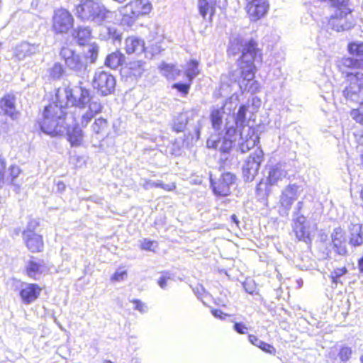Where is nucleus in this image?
Masks as SVG:
<instances>
[{
    "label": "nucleus",
    "mask_w": 363,
    "mask_h": 363,
    "mask_svg": "<svg viewBox=\"0 0 363 363\" xmlns=\"http://www.w3.org/2000/svg\"><path fill=\"white\" fill-rule=\"evenodd\" d=\"M94 100L90 96L89 89L82 86L72 88L59 89L55 94V100L45 107L43 119L39 124L41 130L46 134H60L65 130L64 116L68 106L84 108Z\"/></svg>",
    "instance_id": "1"
},
{
    "label": "nucleus",
    "mask_w": 363,
    "mask_h": 363,
    "mask_svg": "<svg viewBox=\"0 0 363 363\" xmlns=\"http://www.w3.org/2000/svg\"><path fill=\"white\" fill-rule=\"evenodd\" d=\"M42 288L36 284L23 283L21 285L19 295L23 303L29 305L40 295Z\"/></svg>",
    "instance_id": "14"
},
{
    "label": "nucleus",
    "mask_w": 363,
    "mask_h": 363,
    "mask_svg": "<svg viewBox=\"0 0 363 363\" xmlns=\"http://www.w3.org/2000/svg\"><path fill=\"white\" fill-rule=\"evenodd\" d=\"M23 239L28 249L32 252H41L44 247L41 235L29 231L23 232Z\"/></svg>",
    "instance_id": "22"
},
{
    "label": "nucleus",
    "mask_w": 363,
    "mask_h": 363,
    "mask_svg": "<svg viewBox=\"0 0 363 363\" xmlns=\"http://www.w3.org/2000/svg\"><path fill=\"white\" fill-rule=\"evenodd\" d=\"M333 250L339 255L345 256L347 253V239L345 230L335 228L330 235Z\"/></svg>",
    "instance_id": "13"
},
{
    "label": "nucleus",
    "mask_w": 363,
    "mask_h": 363,
    "mask_svg": "<svg viewBox=\"0 0 363 363\" xmlns=\"http://www.w3.org/2000/svg\"><path fill=\"white\" fill-rule=\"evenodd\" d=\"M65 118L64 117V125L65 127V130L60 133V135L63 134L65 131L67 133L68 140L71 143L72 146H79L82 144L83 140V133L82 129L77 126H74L72 129H67L65 125ZM51 135H58L59 134H50Z\"/></svg>",
    "instance_id": "26"
},
{
    "label": "nucleus",
    "mask_w": 363,
    "mask_h": 363,
    "mask_svg": "<svg viewBox=\"0 0 363 363\" xmlns=\"http://www.w3.org/2000/svg\"><path fill=\"white\" fill-rule=\"evenodd\" d=\"M216 0H199L198 1V9L199 13L206 18V16L209 14L211 17L215 13V6Z\"/></svg>",
    "instance_id": "31"
},
{
    "label": "nucleus",
    "mask_w": 363,
    "mask_h": 363,
    "mask_svg": "<svg viewBox=\"0 0 363 363\" xmlns=\"http://www.w3.org/2000/svg\"><path fill=\"white\" fill-rule=\"evenodd\" d=\"M127 277V272L125 270L118 269L111 277V280L112 281H123Z\"/></svg>",
    "instance_id": "50"
},
{
    "label": "nucleus",
    "mask_w": 363,
    "mask_h": 363,
    "mask_svg": "<svg viewBox=\"0 0 363 363\" xmlns=\"http://www.w3.org/2000/svg\"><path fill=\"white\" fill-rule=\"evenodd\" d=\"M0 114L16 119L18 115L16 106V97L13 94H8L0 100Z\"/></svg>",
    "instance_id": "20"
},
{
    "label": "nucleus",
    "mask_w": 363,
    "mask_h": 363,
    "mask_svg": "<svg viewBox=\"0 0 363 363\" xmlns=\"http://www.w3.org/2000/svg\"><path fill=\"white\" fill-rule=\"evenodd\" d=\"M346 74L349 84L343 90V96L347 101L363 104V73L349 72Z\"/></svg>",
    "instance_id": "6"
},
{
    "label": "nucleus",
    "mask_w": 363,
    "mask_h": 363,
    "mask_svg": "<svg viewBox=\"0 0 363 363\" xmlns=\"http://www.w3.org/2000/svg\"><path fill=\"white\" fill-rule=\"evenodd\" d=\"M263 155L262 150L257 149L245 162L242 166V174L246 182H252L257 174L260 164L263 160Z\"/></svg>",
    "instance_id": "10"
},
{
    "label": "nucleus",
    "mask_w": 363,
    "mask_h": 363,
    "mask_svg": "<svg viewBox=\"0 0 363 363\" xmlns=\"http://www.w3.org/2000/svg\"><path fill=\"white\" fill-rule=\"evenodd\" d=\"M247 11L252 21H257L267 12L269 4L267 0H246Z\"/></svg>",
    "instance_id": "17"
},
{
    "label": "nucleus",
    "mask_w": 363,
    "mask_h": 363,
    "mask_svg": "<svg viewBox=\"0 0 363 363\" xmlns=\"http://www.w3.org/2000/svg\"><path fill=\"white\" fill-rule=\"evenodd\" d=\"M302 206H303V202L302 201H298V203H297L298 208L301 209L302 208Z\"/></svg>",
    "instance_id": "64"
},
{
    "label": "nucleus",
    "mask_w": 363,
    "mask_h": 363,
    "mask_svg": "<svg viewBox=\"0 0 363 363\" xmlns=\"http://www.w3.org/2000/svg\"><path fill=\"white\" fill-rule=\"evenodd\" d=\"M238 96L233 94L229 99L225 101L224 105L220 108H213L211 112V121L213 128L218 131V135H211L209 139L216 137V139L220 138V133L224 130L223 128V116L225 113L224 109L228 108L230 113L232 109H234L238 104Z\"/></svg>",
    "instance_id": "8"
},
{
    "label": "nucleus",
    "mask_w": 363,
    "mask_h": 363,
    "mask_svg": "<svg viewBox=\"0 0 363 363\" xmlns=\"http://www.w3.org/2000/svg\"><path fill=\"white\" fill-rule=\"evenodd\" d=\"M231 219H232V220H233V222H235V223H238V218H237V217H236V216H235V215H233V216H231Z\"/></svg>",
    "instance_id": "63"
},
{
    "label": "nucleus",
    "mask_w": 363,
    "mask_h": 363,
    "mask_svg": "<svg viewBox=\"0 0 363 363\" xmlns=\"http://www.w3.org/2000/svg\"><path fill=\"white\" fill-rule=\"evenodd\" d=\"M73 25V16L67 10L59 9L55 11L52 17V29L55 33H67Z\"/></svg>",
    "instance_id": "11"
},
{
    "label": "nucleus",
    "mask_w": 363,
    "mask_h": 363,
    "mask_svg": "<svg viewBox=\"0 0 363 363\" xmlns=\"http://www.w3.org/2000/svg\"><path fill=\"white\" fill-rule=\"evenodd\" d=\"M102 108L103 106L101 102L97 100H92L88 107L85 106L84 108H79L81 115L80 123L82 126L86 127L96 115L101 113Z\"/></svg>",
    "instance_id": "16"
},
{
    "label": "nucleus",
    "mask_w": 363,
    "mask_h": 363,
    "mask_svg": "<svg viewBox=\"0 0 363 363\" xmlns=\"http://www.w3.org/2000/svg\"><path fill=\"white\" fill-rule=\"evenodd\" d=\"M132 302L135 304V310H137L142 313H146L147 311V306L141 301L138 299H134Z\"/></svg>",
    "instance_id": "53"
},
{
    "label": "nucleus",
    "mask_w": 363,
    "mask_h": 363,
    "mask_svg": "<svg viewBox=\"0 0 363 363\" xmlns=\"http://www.w3.org/2000/svg\"><path fill=\"white\" fill-rule=\"evenodd\" d=\"M350 116L357 123L363 125V106L352 110Z\"/></svg>",
    "instance_id": "47"
},
{
    "label": "nucleus",
    "mask_w": 363,
    "mask_h": 363,
    "mask_svg": "<svg viewBox=\"0 0 363 363\" xmlns=\"http://www.w3.org/2000/svg\"><path fill=\"white\" fill-rule=\"evenodd\" d=\"M160 185H162V181L154 182L151 180H145L143 187L148 189L152 187H159Z\"/></svg>",
    "instance_id": "54"
},
{
    "label": "nucleus",
    "mask_w": 363,
    "mask_h": 363,
    "mask_svg": "<svg viewBox=\"0 0 363 363\" xmlns=\"http://www.w3.org/2000/svg\"><path fill=\"white\" fill-rule=\"evenodd\" d=\"M145 63L142 61H134L129 64V74L135 77H140L144 72Z\"/></svg>",
    "instance_id": "39"
},
{
    "label": "nucleus",
    "mask_w": 363,
    "mask_h": 363,
    "mask_svg": "<svg viewBox=\"0 0 363 363\" xmlns=\"http://www.w3.org/2000/svg\"><path fill=\"white\" fill-rule=\"evenodd\" d=\"M78 18L92 22L98 26L113 17V12L108 9L100 0H84L76 6Z\"/></svg>",
    "instance_id": "4"
},
{
    "label": "nucleus",
    "mask_w": 363,
    "mask_h": 363,
    "mask_svg": "<svg viewBox=\"0 0 363 363\" xmlns=\"http://www.w3.org/2000/svg\"><path fill=\"white\" fill-rule=\"evenodd\" d=\"M125 50L128 55L140 54L145 50V43L137 37H128L125 41Z\"/></svg>",
    "instance_id": "25"
},
{
    "label": "nucleus",
    "mask_w": 363,
    "mask_h": 363,
    "mask_svg": "<svg viewBox=\"0 0 363 363\" xmlns=\"http://www.w3.org/2000/svg\"><path fill=\"white\" fill-rule=\"evenodd\" d=\"M6 168V161L0 157V182L4 179Z\"/></svg>",
    "instance_id": "58"
},
{
    "label": "nucleus",
    "mask_w": 363,
    "mask_h": 363,
    "mask_svg": "<svg viewBox=\"0 0 363 363\" xmlns=\"http://www.w3.org/2000/svg\"><path fill=\"white\" fill-rule=\"evenodd\" d=\"M159 187L163 189L165 191H173L175 189L176 185L174 183H170V184H165L162 182V185H160Z\"/></svg>",
    "instance_id": "59"
},
{
    "label": "nucleus",
    "mask_w": 363,
    "mask_h": 363,
    "mask_svg": "<svg viewBox=\"0 0 363 363\" xmlns=\"http://www.w3.org/2000/svg\"><path fill=\"white\" fill-rule=\"evenodd\" d=\"M347 272L345 267L334 269L330 275L332 283L337 286L338 284H343L342 277Z\"/></svg>",
    "instance_id": "41"
},
{
    "label": "nucleus",
    "mask_w": 363,
    "mask_h": 363,
    "mask_svg": "<svg viewBox=\"0 0 363 363\" xmlns=\"http://www.w3.org/2000/svg\"><path fill=\"white\" fill-rule=\"evenodd\" d=\"M211 313L213 315L217 318L223 320L227 317L228 315L226 313H224L221 310L218 309H214L211 311Z\"/></svg>",
    "instance_id": "57"
},
{
    "label": "nucleus",
    "mask_w": 363,
    "mask_h": 363,
    "mask_svg": "<svg viewBox=\"0 0 363 363\" xmlns=\"http://www.w3.org/2000/svg\"><path fill=\"white\" fill-rule=\"evenodd\" d=\"M65 72L62 65L60 62H55L48 69L49 76L52 79H59Z\"/></svg>",
    "instance_id": "43"
},
{
    "label": "nucleus",
    "mask_w": 363,
    "mask_h": 363,
    "mask_svg": "<svg viewBox=\"0 0 363 363\" xmlns=\"http://www.w3.org/2000/svg\"><path fill=\"white\" fill-rule=\"evenodd\" d=\"M248 340L251 344L260 348L265 352L271 354H275L276 349L272 345L259 340L257 336L254 335H249Z\"/></svg>",
    "instance_id": "34"
},
{
    "label": "nucleus",
    "mask_w": 363,
    "mask_h": 363,
    "mask_svg": "<svg viewBox=\"0 0 363 363\" xmlns=\"http://www.w3.org/2000/svg\"><path fill=\"white\" fill-rule=\"evenodd\" d=\"M191 83L187 81L186 83H175L173 84L172 88L177 89L184 95L189 93Z\"/></svg>",
    "instance_id": "48"
},
{
    "label": "nucleus",
    "mask_w": 363,
    "mask_h": 363,
    "mask_svg": "<svg viewBox=\"0 0 363 363\" xmlns=\"http://www.w3.org/2000/svg\"><path fill=\"white\" fill-rule=\"evenodd\" d=\"M347 51L351 57H344L337 61V66L341 72L349 69L363 70V42L354 41L347 45Z\"/></svg>",
    "instance_id": "5"
},
{
    "label": "nucleus",
    "mask_w": 363,
    "mask_h": 363,
    "mask_svg": "<svg viewBox=\"0 0 363 363\" xmlns=\"http://www.w3.org/2000/svg\"><path fill=\"white\" fill-rule=\"evenodd\" d=\"M186 118L183 114H179L174 119L173 129L177 132H182L185 128Z\"/></svg>",
    "instance_id": "44"
},
{
    "label": "nucleus",
    "mask_w": 363,
    "mask_h": 363,
    "mask_svg": "<svg viewBox=\"0 0 363 363\" xmlns=\"http://www.w3.org/2000/svg\"><path fill=\"white\" fill-rule=\"evenodd\" d=\"M286 167V164L282 163L269 166L267 178V183L271 186L277 185L279 182L282 181L287 175Z\"/></svg>",
    "instance_id": "21"
},
{
    "label": "nucleus",
    "mask_w": 363,
    "mask_h": 363,
    "mask_svg": "<svg viewBox=\"0 0 363 363\" xmlns=\"http://www.w3.org/2000/svg\"><path fill=\"white\" fill-rule=\"evenodd\" d=\"M354 351L352 348L345 344L332 348L328 357L331 359L337 360L340 363H350Z\"/></svg>",
    "instance_id": "18"
},
{
    "label": "nucleus",
    "mask_w": 363,
    "mask_h": 363,
    "mask_svg": "<svg viewBox=\"0 0 363 363\" xmlns=\"http://www.w3.org/2000/svg\"><path fill=\"white\" fill-rule=\"evenodd\" d=\"M122 14L121 23L127 26H132L134 23L139 18L135 11L130 6V4H126L121 10Z\"/></svg>",
    "instance_id": "30"
},
{
    "label": "nucleus",
    "mask_w": 363,
    "mask_h": 363,
    "mask_svg": "<svg viewBox=\"0 0 363 363\" xmlns=\"http://www.w3.org/2000/svg\"><path fill=\"white\" fill-rule=\"evenodd\" d=\"M7 131V125L5 123L4 126L2 129H0V135L3 133H6Z\"/></svg>",
    "instance_id": "62"
},
{
    "label": "nucleus",
    "mask_w": 363,
    "mask_h": 363,
    "mask_svg": "<svg viewBox=\"0 0 363 363\" xmlns=\"http://www.w3.org/2000/svg\"><path fill=\"white\" fill-rule=\"evenodd\" d=\"M262 61V52L257 48V42L253 39L245 42L239 60V69L229 73L230 80L236 82L240 75L245 76L247 79L255 77L256 64H260Z\"/></svg>",
    "instance_id": "3"
},
{
    "label": "nucleus",
    "mask_w": 363,
    "mask_h": 363,
    "mask_svg": "<svg viewBox=\"0 0 363 363\" xmlns=\"http://www.w3.org/2000/svg\"><path fill=\"white\" fill-rule=\"evenodd\" d=\"M247 109V106L241 105L235 116L229 113L225 118L224 130L220 133V138L208 139L207 147L227 153L239 140L238 145L241 152L245 153L254 147L258 137L250 127L245 125Z\"/></svg>",
    "instance_id": "2"
},
{
    "label": "nucleus",
    "mask_w": 363,
    "mask_h": 363,
    "mask_svg": "<svg viewBox=\"0 0 363 363\" xmlns=\"http://www.w3.org/2000/svg\"><path fill=\"white\" fill-rule=\"evenodd\" d=\"M233 330L238 334L244 335L247 333L248 328L242 322H235Z\"/></svg>",
    "instance_id": "49"
},
{
    "label": "nucleus",
    "mask_w": 363,
    "mask_h": 363,
    "mask_svg": "<svg viewBox=\"0 0 363 363\" xmlns=\"http://www.w3.org/2000/svg\"><path fill=\"white\" fill-rule=\"evenodd\" d=\"M42 50L43 47L40 44L22 42L16 46L15 55L19 60H23L27 57L40 52Z\"/></svg>",
    "instance_id": "19"
},
{
    "label": "nucleus",
    "mask_w": 363,
    "mask_h": 363,
    "mask_svg": "<svg viewBox=\"0 0 363 363\" xmlns=\"http://www.w3.org/2000/svg\"><path fill=\"white\" fill-rule=\"evenodd\" d=\"M305 223L306 218L303 216H297L294 219V230L299 240L308 242L311 241L310 231Z\"/></svg>",
    "instance_id": "23"
},
{
    "label": "nucleus",
    "mask_w": 363,
    "mask_h": 363,
    "mask_svg": "<svg viewBox=\"0 0 363 363\" xmlns=\"http://www.w3.org/2000/svg\"><path fill=\"white\" fill-rule=\"evenodd\" d=\"M123 55L119 51H116L106 57L105 65L111 69H116L123 63Z\"/></svg>",
    "instance_id": "35"
},
{
    "label": "nucleus",
    "mask_w": 363,
    "mask_h": 363,
    "mask_svg": "<svg viewBox=\"0 0 363 363\" xmlns=\"http://www.w3.org/2000/svg\"><path fill=\"white\" fill-rule=\"evenodd\" d=\"M101 26V36L104 39H112L113 40L121 39V34L118 32L116 28L114 26H104L102 25Z\"/></svg>",
    "instance_id": "36"
},
{
    "label": "nucleus",
    "mask_w": 363,
    "mask_h": 363,
    "mask_svg": "<svg viewBox=\"0 0 363 363\" xmlns=\"http://www.w3.org/2000/svg\"><path fill=\"white\" fill-rule=\"evenodd\" d=\"M172 154L174 155H180L182 154V150L179 145L173 144L172 148Z\"/></svg>",
    "instance_id": "60"
},
{
    "label": "nucleus",
    "mask_w": 363,
    "mask_h": 363,
    "mask_svg": "<svg viewBox=\"0 0 363 363\" xmlns=\"http://www.w3.org/2000/svg\"><path fill=\"white\" fill-rule=\"evenodd\" d=\"M347 16L341 15L340 12H335V15L329 20V26L337 32L350 29L352 27V23L347 20Z\"/></svg>",
    "instance_id": "24"
},
{
    "label": "nucleus",
    "mask_w": 363,
    "mask_h": 363,
    "mask_svg": "<svg viewBox=\"0 0 363 363\" xmlns=\"http://www.w3.org/2000/svg\"><path fill=\"white\" fill-rule=\"evenodd\" d=\"M156 246L157 245L155 241H152L147 239H144L140 245L141 249L149 251H154Z\"/></svg>",
    "instance_id": "51"
},
{
    "label": "nucleus",
    "mask_w": 363,
    "mask_h": 363,
    "mask_svg": "<svg viewBox=\"0 0 363 363\" xmlns=\"http://www.w3.org/2000/svg\"><path fill=\"white\" fill-rule=\"evenodd\" d=\"M349 0H330L331 5L337 9L335 12H340V14L348 15L351 13L350 9L347 7Z\"/></svg>",
    "instance_id": "42"
},
{
    "label": "nucleus",
    "mask_w": 363,
    "mask_h": 363,
    "mask_svg": "<svg viewBox=\"0 0 363 363\" xmlns=\"http://www.w3.org/2000/svg\"><path fill=\"white\" fill-rule=\"evenodd\" d=\"M116 84V79L110 73L102 70L95 72L92 86L98 94L105 96L113 94Z\"/></svg>",
    "instance_id": "9"
},
{
    "label": "nucleus",
    "mask_w": 363,
    "mask_h": 363,
    "mask_svg": "<svg viewBox=\"0 0 363 363\" xmlns=\"http://www.w3.org/2000/svg\"><path fill=\"white\" fill-rule=\"evenodd\" d=\"M129 4L139 18L148 14L152 10V4L149 0H135Z\"/></svg>",
    "instance_id": "29"
},
{
    "label": "nucleus",
    "mask_w": 363,
    "mask_h": 363,
    "mask_svg": "<svg viewBox=\"0 0 363 363\" xmlns=\"http://www.w3.org/2000/svg\"><path fill=\"white\" fill-rule=\"evenodd\" d=\"M91 130L96 134L105 135L108 130V122L106 119L99 117L96 118L91 125Z\"/></svg>",
    "instance_id": "37"
},
{
    "label": "nucleus",
    "mask_w": 363,
    "mask_h": 363,
    "mask_svg": "<svg viewBox=\"0 0 363 363\" xmlns=\"http://www.w3.org/2000/svg\"><path fill=\"white\" fill-rule=\"evenodd\" d=\"M73 36L77 39V43L80 45L87 44L91 39V32L89 27H79L74 30Z\"/></svg>",
    "instance_id": "32"
},
{
    "label": "nucleus",
    "mask_w": 363,
    "mask_h": 363,
    "mask_svg": "<svg viewBox=\"0 0 363 363\" xmlns=\"http://www.w3.org/2000/svg\"><path fill=\"white\" fill-rule=\"evenodd\" d=\"M173 280L172 275L169 272L163 273L157 280V284L160 288L165 289L169 281Z\"/></svg>",
    "instance_id": "45"
},
{
    "label": "nucleus",
    "mask_w": 363,
    "mask_h": 363,
    "mask_svg": "<svg viewBox=\"0 0 363 363\" xmlns=\"http://www.w3.org/2000/svg\"><path fill=\"white\" fill-rule=\"evenodd\" d=\"M38 225V223L35 220H30L24 231H29V233H34L35 230Z\"/></svg>",
    "instance_id": "56"
},
{
    "label": "nucleus",
    "mask_w": 363,
    "mask_h": 363,
    "mask_svg": "<svg viewBox=\"0 0 363 363\" xmlns=\"http://www.w3.org/2000/svg\"><path fill=\"white\" fill-rule=\"evenodd\" d=\"M161 72L167 79H174L181 73V71L176 68L173 65L162 64Z\"/></svg>",
    "instance_id": "38"
},
{
    "label": "nucleus",
    "mask_w": 363,
    "mask_h": 363,
    "mask_svg": "<svg viewBox=\"0 0 363 363\" xmlns=\"http://www.w3.org/2000/svg\"><path fill=\"white\" fill-rule=\"evenodd\" d=\"M199 62L195 60H190L185 66L184 74L187 81L192 83L194 79L199 74Z\"/></svg>",
    "instance_id": "33"
},
{
    "label": "nucleus",
    "mask_w": 363,
    "mask_h": 363,
    "mask_svg": "<svg viewBox=\"0 0 363 363\" xmlns=\"http://www.w3.org/2000/svg\"><path fill=\"white\" fill-rule=\"evenodd\" d=\"M99 47L94 44L89 45L86 51L87 57H90V62L94 63L97 57Z\"/></svg>",
    "instance_id": "46"
},
{
    "label": "nucleus",
    "mask_w": 363,
    "mask_h": 363,
    "mask_svg": "<svg viewBox=\"0 0 363 363\" xmlns=\"http://www.w3.org/2000/svg\"><path fill=\"white\" fill-rule=\"evenodd\" d=\"M358 265L360 272H363V257L359 260Z\"/></svg>",
    "instance_id": "61"
},
{
    "label": "nucleus",
    "mask_w": 363,
    "mask_h": 363,
    "mask_svg": "<svg viewBox=\"0 0 363 363\" xmlns=\"http://www.w3.org/2000/svg\"><path fill=\"white\" fill-rule=\"evenodd\" d=\"M60 55L64 60L67 68L78 75L84 74L86 70V63L84 57L75 52L69 48L64 47L61 49Z\"/></svg>",
    "instance_id": "7"
},
{
    "label": "nucleus",
    "mask_w": 363,
    "mask_h": 363,
    "mask_svg": "<svg viewBox=\"0 0 363 363\" xmlns=\"http://www.w3.org/2000/svg\"><path fill=\"white\" fill-rule=\"evenodd\" d=\"M235 180V175L229 172L223 174L218 181H214L211 177V184L213 192L218 196H228L230 193V189L234 185Z\"/></svg>",
    "instance_id": "12"
},
{
    "label": "nucleus",
    "mask_w": 363,
    "mask_h": 363,
    "mask_svg": "<svg viewBox=\"0 0 363 363\" xmlns=\"http://www.w3.org/2000/svg\"><path fill=\"white\" fill-rule=\"evenodd\" d=\"M301 186L289 184L281 192L280 196V203L281 206L287 210H289L293 203L298 199L301 192L302 191Z\"/></svg>",
    "instance_id": "15"
},
{
    "label": "nucleus",
    "mask_w": 363,
    "mask_h": 363,
    "mask_svg": "<svg viewBox=\"0 0 363 363\" xmlns=\"http://www.w3.org/2000/svg\"><path fill=\"white\" fill-rule=\"evenodd\" d=\"M243 287L246 292H247L250 294H252L255 291V287L254 283L252 281H245L243 283Z\"/></svg>",
    "instance_id": "55"
},
{
    "label": "nucleus",
    "mask_w": 363,
    "mask_h": 363,
    "mask_svg": "<svg viewBox=\"0 0 363 363\" xmlns=\"http://www.w3.org/2000/svg\"><path fill=\"white\" fill-rule=\"evenodd\" d=\"M237 82L239 83V86L242 92L247 91L253 94L259 91V83L257 81H255L254 77L250 79H247L245 78V76L240 75Z\"/></svg>",
    "instance_id": "28"
},
{
    "label": "nucleus",
    "mask_w": 363,
    "mask_h": 363,
    "mask_svg": "<svg viewBox=\"0 0 363 363\" xmlns=\"http://www.w3.org/2000/svg\"><path fill=\"white\" fill-rule=\"evenodd\" d=\"M10 171V177L11 180V183L13 184H15V179L20 175L21 170L19 167L16 165H12L9 168Z\"/></svg>",
    "instance_id": "52"
},
{
    "label": "nucleus",
    "mask_w": 363,
    "mask_h": 363,
    "mask_svg": "<svg viewBox=\"0 0 363 363\" xmlns=\"http://www.w3.org/2000/svg\"><path fill=\"white\" fill-rule=\"evenodd\" d=\"M41 261H33L30 260L29 261L28 265H27V274L31 278H35V276L38 274H40L42 272L41 267H43Z\"/></svg>",
    "instance_id": "40"
},
{
    "label": "nucleus",
    "mask_w": 363,
    "mask_h": 363,
    "mask_svg": "<svg viewBox=\"0 0 363 363\" xmlns=\"http://www.w3.org/2000/svg\"><path fill=\"white\" fill-rule=\"evenodd\" d=\"M350 244L353 247H359L363 244L362 225L359 223L350 224Z\"/></svg>",
    "instance_id": "27"
}]
</instances>
